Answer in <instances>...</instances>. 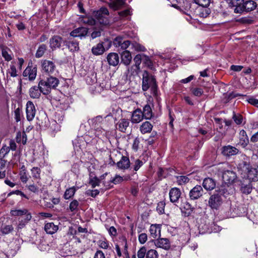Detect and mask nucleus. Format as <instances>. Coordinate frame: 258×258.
<instances>
[{"label": "nucleus", "instance_id": "f257e3e1", "mask_svg": "<svg viewBox=\"0 0 258 258\" xmlns=\"http://www.w3.org/2000/svg\"><path fill=\"white\" fill-rule=\"evenodd\" d=\"M228 166V163H220L216 166V169L219 174H222L223 182L229 186L234 182L237 178V175L233 171L227 169Z\"/></svg>", "mask_w": 258, "mask_h": 258}, {"label": "nucleus", "instance_id": "f03ea898", "mask_svg": "<svg viewBox=\"0 0 258 258\" xmlns=\"http://www.w3.org/2000/svg\"><path fill=\"white\" fill-rule=\"evenodd\" d=\"M149 88L154 95H156L158 86L156 80L154 76L150 74L147 71H145L143 74L142 89L146 91Z\"/></svg>", "mask_w": 258, "mask_h": 258}, {"label": "nucleus", "instance_id": "7ed1b4c3", "mask_svg": "<svg viewBox=\"0 0 258 258\" xmlns=\"http://www.w3.org/2000/svg\"><path fill=\"white\" fill-rule=\"evenodd\" d=\"M59 83V81L56 77L50 76L48 77L46 80H41L39 81V85H41L42 94L44 95L49 94L51 89H55Z\"/></svg>", "mask_w": 258, "mask_h": 258}, {"label": "nucleus", "instance_id": "20e7f679", "mask_svg": "<svg viewBox=\"0 0 258 258\" xmlns=\"http://www.w3.org/2000/svg\"><path fill=\"white\" fill-rule=\"evenodd\" d=\"M93 16L101 25H107L110 23L109 12L105 7H102L98 10L94 11Z\"/></svg>", "mask_w": 258, "mask_h": 258}, {"label": "nucleus", "instance_id": "39448f33", "mask_svg": "<svg viewBox=\"0 0 258 258\" xmlns=\"http://www.w3.org/2000/svg\"><path fill=\"white\" fill-rule=\"evenodd\" d=\"M222 203V199L219 193L212 195L209 200V206L213 209H217Z\"/></svg>", "mask_w": 258, "mask_h": 258}, {"label": "nucleus", "instance_id": "423d86ee", "mask_svg": "<svg viewBox=\"0 0 258 258\" xmlns=\"http://www.w3.org/2000/svg\"><path fill=\"white\" fill-rule=\"evenodd\" d=\"M221 150V154L226 157L237 155L239 152L237 148L231 145L224 146L222 147Z\"/></svg>", "mask_w": 258, "mask_h": 258}, {"label": "nucleus", "instance_id": "0eeeda50", "mask_svg": "<svg viewBox=\"0 0 258 258\" xmlns=\"http://www.w3.org/2000/svg\"><path fill=\"white\" fill-rule=\"evenodd\" d=\"M105 43H107L108 47L107 49H108L111 46V41L107 40L103 43H99L96 45L93 46L92 48V53L95 55H99L102 54L105 51L104 46L103 45V44Z\"/></svg>", "mask_w": 258, "mask_h": 258}, {"label": "nucleus", "instance_id": "6e6552de", "mask_svg": "<svg viewBox=\"0 0 258 258\" xmlns=\"http://www.w3.org/2000/svg\"><path fill=\"white\" fill-rule=\"evenodd\" d=\"M36 108L33 103L31 101H28L26 104V117L28 121H32L36 114Z\"/></svg>", "mask_w": 258, "mask_h": 258}, {"label": "nucleus", "instance_id": "1a4fd4ad", "mask_svg": "<svg viewBox=\"0 0 258 258\" xmlns=\"http://www.w3.org/2000/svg\"><path fill=\"white\" fill-rule=\"evenodd\" d=\"M204 190L200 185H196L189 191V197L190 200H197L201 198L203 194Z\"/></svg>", "mask_w": 258, "mask_h": 258}, {"label": "nucleus", "instance_id": "9d476101", "mask_svg": "<svg viewBox=\"0 0 258 258\" xmlns=\"http://www.w3.org/2000/svg\"><path fill=\"white\" fill-rule=\"evenodd\" d=\"M42 70L48 74H52L56 69L53 62L48 60H44L41 62Z\"/></svg>", "mask_w": 258, "mask_h": 258}, {"label": "nucleus", "instance_id": "9b49d317", "mask_svg": "<svg viewBox=\"0 0 258 258\" xmlns=\"http://www.w3.org/2000/svg\"><path fill=\"white\" fill-rule=\"evenodd\" d=\"M230 7H235L234 12L235 13L242 14L243 0H228Z\"/></svg>", "mask_w": 258, "mask_h": 258}, {"label": "nucleus", "instance_id": "f8f14e48", "mask_svg": "<svg viewBox=\"0 0 258 258\" xmlns=\"http://www.w3.org/2000/svg\"><path fill=\"white\" fill-rule=\"evenodd\" d=\"M154 244L157 247L165 250L169 249L171 246L169 240L166 238H160L155 240Z\"/></svg>", "mask_w": 258, "mask_h": 258}, {"label": "nucleus", "instance_id": "ddd939ff", "mask_svg": "<svg viewBox=\"0 0 258 258\" xmlns=\"http://www.w3.org/2000/svg\"><path fill=\"white\" fill-rule=\"evenodd\" d=\"M62 42V38L59 35H54L49 39V46L53 50L60 48Z\"/></svg>", "mask_w": 258, "mask_h": 258}, {"label": "nucleus", "instance_id": "4468645a", "mask_svg": "<svg viewBox=\"0 0 258 258\" xmlns=\"http://www.w3.org/2000/svg\"><path fill=\"white\" fill-rule=\"evenodd\" d=\"M181 194V192L179 188L177 187L171 188L169 192L170 202L173 203L178 202Z\"/></svg>", "mask_w": 258, "mask_h": 258}, {"label": "nucleus", "instance_id": "2eb2a0df", "mask_svg": "<svg viewBox=\"0 0 258 258\" xmlns=\"http://www.w3.org/2000/svg\"><path fill=\"white\" fill-rule=\"evenodd\" d=\"M88 33V29L85 27H79L74 29L70 33V35L74 37L85 38Z\"/></svg>", "mask_w": 258, "mask_h": 258}, {"label": "nucleus", "instance_id": "dca6fc26", "mask_svg": "<svg viewBox=\"0 0 258 258\" xmlns=\"http://www.w3.org/2000/svg\"><path fill=\"white\" fill-rule=\"evenodd\" d=\"M29 95L31 98L38 99L40 97L41 93H42L41 85L38 83V86H34L30 88L29 91Z\"/></svg>", "mask_w": 258, "mask_h": 258}, {"label": "nucleus", "instance_id": "f3484780", "mask_svg": "<svg viewBox=\"0 0 258 258\" xmlns=\"http://www.w3.org/2000/svg\"><path fill=\"white\" fill-rule=\"evenodd\" d=\"M257 7L256 3L253 0H243L242 13L249 12L254 10Z\"/></svg>", "mask_w": 258, "mask_h": 258}, {"label": "nucleus", "instance_id": "a211bd4d", "mask_svg": "<svg viewBox=\"0 0 258 258\" xmlns=\"http://www.w3.org/2000/svg\"><path fill=\"white\" fill-rule=\"evenodd\" d=\"M144 118L142 111L141 109L137 108L132 113L131 121L133 123H137L141 122Z\"/></svg>", "mask_w": 258, "mask_h": 258}, {"label": "nucleus", "instance_id": "6ab92c4d", "mask_svg": "<svg viewBox=\"0 0 258 258\" xmlns=\"http://www.w3.org/2000/svg\"><path fill=\"white\" fill-rule=\"evenodd\" d=\"M130 161L129 158L124 156H122L120 160L117 162V167L121 170L127 169L130 167Z\"/></svg>", "mask_w": 258, "mask_h": 258}, {"label": "nucleus", "instance_id": "aec40b11", "mask_svg": "<svg viewBox=\"0 0 258 258\" xmlns=\"http://www.w3.org/2000/svg\"><path fill=\"white\" fill-rule=\"evenodd\" d=\"M109 7L114 11H117L120 9L125 4L123 0H109L107 2Z\"/></svg>", "mask_w": 258, "mask_h": 258}, {"label": "nucleus", "instance_id": "412c9836", "mask_svg": "<svg viewBox=\"0 0 258 258\" xmlns=\"http://www.w3.org/2000/svg\"><path fill=\"white\" fill-rule=\"evenodd\" d=\"M130 123L129 119L121 118L116 124V128L121 132L125 133L127 128L129 126Z\"/></svg>", "mask_w": 258, "mask_h": 258}, {"label": "nucleus", "instance_id": "4be33fe9", "mask_svg": "<svg viewBox=\"0 0 258 258\" xmlns=\"http://www.w3.org/2000/svg\"><path fill=\"white\" fill-rule=\"evenodd\" d=\"M37 69L36 67L32 68L28 66L24 71L23 76L28 77L29 80H34L36 76Z\"/></svg>", "mask_w": 258, "mask_h": 258}, {"label": "nucleus", "instance_id": "5701e85b", "mask_svg": "<svg viewBox=\"0 0 258 258\" xmlns=\"http://www.w3.org/2000/svg\"><path fill=\"white\" fill-rule=\"evenodd\" d=\"M247 178L250 181L258 180V171L255 168L249 167L247 171Z\"/></svg>", "mask_w": 258, "mask_h": 258}, {"label": "nucleus", "instance_id": "b1692460", "mask_svg": "<svg viewBox=\"0 0 258 258\" xmlns=\"http://www.w3.org/2000/svg\"><path fill=\"white\" fill-rule=\"evenodd\" d=\"M107 60L109 65L116 66L119 63V56L116 53L111 52L108 54Z\"/></svg>", "mask_w": 258, "mask_h": 258}, {"label": "nucleus", "instance_id": "393cba45", "mask_svg": "<svg viewBox=\"0 0 258 258\" xmlns=\"http://www.w3.org/2000/svg\"><path fill=\"white\" fill-rule=\"evenodd\" d=\"M203 186L207 190H213L216 187V181L211 178H206L203 182Z\"/></svg>", "mask_w": 258, "mask_h": 258}, {"label": "nucleus", "instance_id": "a878e982", "mask_svg": "<svg viewBox=\"0 0 258 258\" xmlns=\"http://www.w3.org/2000/svg\"><path fill=\"white\" fill-rule=\"evenodd\" d=\"M153 125L148 121H146L142 123L140 127V131L142 134L150 133L153 129Z\"/></svg>", "mask_w": 258, "mask_h": 258}, {"label": "nucleus", "instance_id": "bb28decb", "mask_svg": "<svg viewBox=\"0 0 258 258\" xmlns=\"http://www.w3.org/2000/svg\"><path fill=\"white\" fill-rule=\"evenodd\" d=\"M149 231H150L151 235L154 238H156L158 236H160L161 227L159 225L152 224L150 226Z\"/></svg>", "mask_w": 258, "mask_h": 258}, {"label": "nucleus", "instance_id": "cd10ccee", "mask_svg": "<svg viewBox=\"0 0 258 258\" xmlns=\"http://www.w3.org/2000/svg\"><path fill=\"white\" fill-rule=\"evenodd\" d=\"M121 62L126 66L128 65L132 60V55L128 50L123 51L121 54Z\"/></svg>", "mask_w": 258, "mask_h": 258}, {"label": "nucleus", "instance_id": "c85d7f7f", "mask_svg": "<svg viewBox=\"0 0 258 258\" xmlns=\"http://www.w3.org/2000/svg\"><path fill=\"white\" fill-rule=\"evenodd\" d=\"M58 226L54 225L53 223H47L44 226V230L49 234L55 233L58 230Z\"/></svg>", "mask_w": 258, "mask_h": 258}, {"label": "nucleus", "instance_id": "c756f323", "mask_svg": "<svg viewBox=\"0 0 258 258\" xmlns=\"http://www.w3.org/2000/svg\"><path fill=\"white\" fill-rule=\"evenodd\" d=\"M142 113L144 118L146 119H150L152 118L153 113L150 105L146 104L145 105L142 111Z\"/></svg>", "mask_w": 258, "mask_h": 258}, {"label": "nucleus", "instance_id": "7c9ffc66", "mask_svg": "<svg viewBox=\"0 0 258 258\" xmlns=\"http://www.w3.org/2000/svg\"><path fill=\"white\" fill-rule=\"evenodd\" d=\"M66 45L72 52L78 51L79 49V42L76 41H69L67 42Z\"/></svg>", "mask_w": 258, "mask_h": 258}, {"label": "nucleus", "instance_id": "2f4dec72", "mask_svg": "<svg viewBox=\"0 0 258 258\" xmlns=\"http://www.w3.org/2000/svg\"><path fill=\"white\" fill-rule=\"evenodd\" d=\"M77 188L75 186H73L67 189L64 193L63 198L66 200H68L72 198L76 191Z\"/></svg>", "mask_w": 258, "mask_h": 258}, {"label": "nucleus", "instance_id": "473e14b6", "mask_svg": "<svg viewBox=\"0 0 258 258\" xmlns=\"http://www.w3.org/2000/svg\"><path fill=\"white\" fill-rule=\"evenodd\" d=\"M0 48L2 50V55L5 60L7 61H10L12 60V57L8 53V50H10V49L3 45H0Z\"/></svg>", "mask_w": 258, "mask_h": 258}, {"label": "nucleus", "instance_id": "72a5a7b5", "mask_svg": "<svg viewBox=\"0 0 258 258\" xmlns=\"http://www.w3.org/2000/svg\"><path fill=\"white\" fill-rule=\"evenodd\" d=\"M182 207L184 210V211H182V212H184L185 215L187 216H189L192 213L194 210V208L192 207V206L187 202L183 203Z\"/></svg>", "mask_w": 258, "mask_h": 258}, {"label": "nucleus", "instance_id": "f704fd0d", "mask_svg": "<svg viewBox=\"0 0 258 258\" xmlns=\"http://www.w3.org/2000/svg\"><path fill=\"white\" fill-rule=\"evenodd\" d=\"M46 50L47 46L45 44H42L39 45L36 51L35 57L36 58L41 57L43 55Z\"/></svg>", "mask_w": 258, "mask_h": 258}, {"label": "nucleus", "instance_id": "c9c22d12", "mask_svg": "<svg viewBox=\"0 0 258 258\" xmlns=\"http://www.w3.org/2000/svg\"><path fill=\"white\" fill-rule=\"evenodd\" d=\"M16 139L17 143L22 142L23 144L25 145L27 141L26 135L25 133H21L19 132L17 134Z\"/></svg>", "mask_w": 258, "mask_h": 258}, {"label": "nucleus", "instance_id": "e433bc0d", "mask_svg": "<svg viewBox=\"0 0 258 258\" xmlns=\"http://www.w3.org/2000/svg\"><path fill=\"white\" fill-rule=\"evenodd\" d=\"M178 185H183L189 182V179L187 176H177L176 177Z\"/></svg>", "mask_w": 258, "mask_h": 258}, {"label": "nucleus", "instance_id": "4c0bfd02", "mask_svg": "<svg viewBox=\"0 0 258 258\" xmlns=\"http://www.w3.org/2000/svg\"><path fill=\"white\" fill-rule=\"evenodd\" d=\"M14 230V228L12 225H7L2 226L1 228V232L3 234H8L12 232Z\"/></svg>", "mask_w": 258, "mask_h": 258}, {"label": "nucleus", "instance_id": "58836bf2", "mask_svg": "<svg viewBox=\"0 0 258 258\" xmlns=\"http://www.w3.org/2000/svg\"><path fill=\"white\" fill-rule=\"evenodd\" d=\"M32 176L37 179H40L41 169L37 167H34L31 169Z\"/></svg>", "mask_w": 258, "mask_h": 258}, {"label": "nucleus", "instance_id": "ea45409f", "mask_svg": "<svg viewBox=\"0 0 258 258\" xmlns=\"http://www.w3.org/2000/svg\"><path fill=\"white\" fill-rule=\"evenodd\" d=\"M28 210L26 209L22 210H11V214L13 216H22L24 214H27Z\"/></svg>", "mask_w": 258, "mask_h": 258}, {"label": "nucleus", "instance_id": "a19ab883", "mask_svg": "<svg viewBox=\"0 0 258 258\" xmlns=\"http://www.w3.org/2000/svg\"><path fill=\"white\" fill-rule=\"evenodd\" d=\"M146 258H158V253L155 249H150L146 253Z\"/></svg>", "mask_w": 258, "mask_h": 258}, {"label": "nucleus", "instance_id": "79ce46f5", "mask_svg": "<svg viewBox=\"0 0 258 258\" xmlns=\"http://www.w3.org/2000/svg\"><path fill=\"white\" fill-rule=\"evenodd\" d=\"M147 249L145 246L141 247L137 252V256L138 258H145L146 256L147 252Z\"/></svg>", "mask_w": 258, "mask_h": 258}, {"label": "nucleus", "instance_id": "37998d69", "mask_svg": "<svg viewBox=\"0 0 258 258\" xmlns=\"http://www.w3.org/2000/svg\"><path fill=\"white\" fill-rule=\"evenodd\" d=\"M100 182V179L97 177H94L90 179L89 183L91 185L92 188H94L97 186H99Z\"/></svg>", "mask_w": 258, "mask_h": 258}, {"label": "nucleus", "instance_id": "c03bdc74", "mask_svg": "<svg viewBox=\"0 0 258 258\" xmlns=\"http://www.w3.org/2000/svg\"><path fill=\"white\" fill-rule=\"evenodd\" d=\"M232 118H233V120L234 121V122L237 124H241L242 122V120H243L242 116L239 113L236 114L234 112L233 116H232Z\"/></svg>", "mask_w": 258, "mask_h": 258}, {"label": "nucleus", "instance_id": "a18cd8bd", "mask_svg": "<svg viewBox=\"0 0 258 258\" xmlns=\"http://www.w3.org/2000/svg\"><path fill=\"white\" fill-rule=\"evenodd\" d=\"M79 205L78 201L77 200H74L70 203L69 209L71 212H74L77 210Z\"/></svg>", "mask_w": 258, "mask_h": 258}, {"label": "nucleus", "instance_id": "49530a36", "mask_svg": "<svg viewBox=\"0 0 258 258\" xmlns=\"http://www.w3.org/2000/svg\"><path fill=\"white\" fill-rule=\"evenodd\" d=\"M244 95L236 93L234 92H232L226 95L225 96L226 99V102H228L229 100H231L232 99L235 98L237 96H243Z\"/></svg>", "mask_w": 258, "mask_h": 258}, {"label": "nucleus", "instance_id": "de8ad7c7", "mask_svg": "<svg viewBox=\"0 0 258 258\" xmlns=\"http://www.w3.org/2000/svg\"><path fill=\"white\" fill-rule=\"evenodd\" d=\"M144 55L140 54H137L134 57V60L135 62V66L137 68H139L142 60H143Z\"/></svg>", "mask_w": 258, "mask_h": 258}, {"label": "nucleus", "instance_id": "09e8293b", "mask_svg": "<svg viewBox=\"0 0 258 258\" xmlns=\"http://www.w3.org/2000/svg\"><path fill=\"white\" fill-rule=\"evenodd\" d=\"M123 181V177H122L119 175L116 174L115 176H114V177L112 179H111L109 182L111 183H113L114 184H119V183L122 182Z\"/></svg>", "mask_w": 258, "mask_h": 258}, {"label": "nucleus", "instance_id": "8fccbe9b", "mask_svg": "<svg viewBox=\"0 0 258 258\" xmlns=\"http://www.w3.org/2000/svg\"><path fill=\"white\" fill-rule=\"evenodd\" d=\"M252 187L250 184L242 185L241 187V191L243 194L248 195L251 192Z\"/></svg>", "mask_w": 258, "mask_h": 258}, {"label": "nucleus", "instance_id": "3c124183", "mask_svg": "<svg viewBox=\"0 0 258 258\" xmlns=\"http://www.w3.org/2000/svg\"><path fill=\"white\" fill-rule=\"evenodd\" d=\"M191 91L195 96L197 97L201 96L204 93L203 89L200 88H192L191 89Z\"/></svg>", "mask_w": 258, "mask_h": 258}, {"label": "nucleus", "instance_id": "603ef678", "mask_svg": "<svg viewBox=\"0 0 258 258\" xmlns=\"http://www.w3.org/2000/svg\"><path fill=\"white\" fill-rule=\"evenodd\" d=\"M165 206V203L164 202L162 201L158 203L156 207V210L160 214L164 213Z\"/></svg>", "mask_w": 258, "mask_h": 258}, {"label": "nucleus", "instance_id": "864d4df0", "mask_svg": "<svg viewBox=\"0 0 258 258\" xmlns=\"http://www.w3.org/2000/svg\"><path fill=\"white\" fill-rule=\"evenodd\" d=\"M195 3L203 7L207 8L210 3V0H194Z\"/></svg>", "mask_w": 258, "mask_h": 258}, {"label": "nucleus", "instance_id": "5fc2aeb1", "mask_svg": "<svg viewBox=\"0 0 258 258\" xmlns=\"http://www.w3.org/2000/svg\"><path fill=\"white\" fill-rule=\"evenodd\" d=\"M123 38L121 36H118V37H116L113 40V45L116 47H120V46H121V43L123 42Z\"/></svg>", "mask_w": 258, "mask_h": 258}, {"label": "nucleus", "instance_id": "6e6d98bb", "mask_svg": "<svg viewBox=\"0 0 258 258\" xmlns=\"http://www.w3.org/2000/svg\"><path fill=\"white\" fill-rule=\"evenodd\" d=\"M15 119L17 122H19L21 120V109L19 108H17L14 111Z\"/></svg>", "mask_w": 258, "mask_h": 258}, {"label": "nucleus", "instance_id": "4d7b16f0", "mask_svg": "<svg viewBox=\"0 0 258 258\" xmlns=\"http://www.w3.org/2000/svg\"><path fill=\"white\" fill-rule=\"evenodd\" d=\"M147 240V235L145 233H141L139 236V241L140 243L144 244Z\"/></svg>", "mask_w": 258, "mask_h": 258}, {"label": "nucleus", "instance_id": "13d9d810", "mask_svg": "<svg viewBox=\"0 0 258 258\" xmlns=\"http://www.w3.org/2000/svg\"><path fill=\"white\" fill-rule=\"evenodd\" d=\"M143 165V162L137 159L135 161V164L134 165V170L135 171H138L139 168Z\"/></svg>", "mask_w": 258, "mask_h": 258}, {"label": "nucleus", "instance_id": "bf43d9fd", "mask_svg": "<svg viewBox=\"0 0 258 258\" xmlns=\"http://www.w3.org/2000/svg\"><path fill=\"white\" fill-rule=\"evenodd\" d=\"M98 245L100 248L103 249H107L109 246L108 243L105 240L98 241Z\"/></svg>", "mask_w": 258, "mask_h": 258}, {"label": "nucleus", "instance_id": "052dcab7", "mask_svg": "<svg viewBox=\"0 0 258 258\" xmlns=\"http://www.w3.org/2000/svg\"><path fill=\"white\" fill-rule=\"evenodd\" d=\"M99 192L98 189L88 190L87 191V194L92 197L95 198L99 195Z\"/></svg>", "mask_w": 258, "mask_h": 258}, {"label": "nucleus", "instance_id": "680f3d73", "mask_svg": "<svg viewBox=\"0 0 258 258\" xmlns=\"http://www.w3.org/2000/svg\"><path fill=\"white\" fill-rule=\"evenodd\" d=\"M247 101L250 104L258 108V100L257 99H255L253 97H250L247 100Z\"/></svg>", "mask_w": 258, "mask_h": 258}, {"label": "nucleus", "instance_id": "e2e57ef3", "mask_svg": "<svg viewBox=\"0 0 258 258\" xmlns=\"http://www.w3.org/2000/svg\"><path fill=\"white\" fill-rule=\"evenodd\" d=\"M9 74L11 77H15L17 76V70L15 66H11L10 69L9 71Z\"/></svg>", "mask_w": 258, "mask_h": 258}, {"label": "nucleus", "instance_id": "0e129e2a", "mask_svg": "<svg viewBox=\"0 0 258 258\" xmlns=\"http://www.w3.org/2000/svg\"><path fill=\"white\" fill-rule=\"evenodd\" d=\"M143 61L144 63L150 68L152 67L153 66L152 61L150 60V58L146 55H144Z\"/></svg>", "mask_w": 258, "mask_h": 258}, {"label": "nucleus", "instance_id": "69168bd1", "mask_svg": "<svg viewBox=\"0 0 258 258\" xmlns=\"http://www.w3.org/2000/svg\"><path fill=\"white\" fill-rule=\"evenodd\" d=\"M29 190L33 192H37L38 191L39 187L34 184H31L28 186Z\"/></svg>", "mask_w": 258, "mask_h": 258}, {"label": "nucleus", "instance_id": "338daca9", "mask_svg": "<svg viewBox=\"0 0 258 258\" xmlns=\"http://www.w3.org/2000/svg\"><path fill=\"white\" fill-rule=\"evenodd\" d=\"M131 44V42L129 40H124L121 43L120 46V49L122 50H125Z\"/></svg>", "mask_w": 258, "mask_h": 258}, {"label": "nucleus", "instance_id": "774afa93", "mask_svg": "<svg viewBox=\"0 0 258 258\" xmlns=\"http://www.w3.org/2000/svg\"><path fill=\"white\" fill-rule=\"evenodd\" d=\"M94 258H105V256L102 250H97L94 254Z\"/></svg>", "mask_w": 258, "mask_h": 258}]
</instances>
